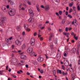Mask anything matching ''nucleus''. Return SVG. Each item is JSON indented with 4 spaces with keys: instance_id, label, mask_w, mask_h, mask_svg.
Returning a JSON list of instances; mask_svg holds the SVG:
<instances>
[{
    "instance_id": "f257e3e1",
    "label": "nucleus",
    "mask_w": 80,
    "mask_h": 80,
    "mask_svg": "<svg viewBox=\"0 0 80 80\" xmlns=\"http://www.w3.org/2000/svg\"><path fill=\"white\" fill-rule=\"evenodd\" d=\"M8 13L10 16H14L15 14V10L11 9L10 10V12H8Z\"/></svg>"
},
{
    "instance_id": "f03ea898",
    "label": "nucleus",
    "mask_w": 80,
    "mask_h": 80,
    "mask_svg": "<svg viewBox=\"0 0 80 80\" xmlns=\"http://www.w3.org/2000/svg\"><path fill=\"white\" fill-rule=\"evenodd\" d=\"M35 40L34 38H32L31 40V45L32 46H33L35 45Z\"/></svg>"
},
{
    "instance_id": "7ed1b4c3",
    "label": "nucleus",
    "mask_w": 80,
    "mask_h": 80,
    "mask_svg": "<svg viewBox=\"0 0 80 80\" xmlns=\"http://www.w3.org/2000/svg\"><path fill=\"white\" fill-rule=\"evenodd\" d=\"M33 51V48L31 47L28 48L27 50V52L28 53H30Z\"/></svg>"
},
{
    "instance_id": "20e7f679",
    "label": "nucleus",
    "mask_w": 80,
    "mask_h": 80,
    "mask_svg": "<svg viewBox=\"0 0 80 80\" xmlns=\"http://www.w3.org/2000/svg\"><path fill=\"white\" fill-rule=\"evenodd\" d=\"M2 10L3 12L4 13L7 12V9H6V6L5 5H3L2 6Z\"/></svg>"
},
{
    "instance_id": "39448f33",
    "label": "nucleus",
    "mask_w": 80,
    "mask_h": 80,
    "mask_svg": "<svg viewBox=\"0 0 80 80\" xmlns=\"http://www.w3.org/2000/svg\"><path fill=\"white\" fill-rule=\"evenodd\" d=\"M29 13L31 17H34V14L33 13V11L31 9H30L29 10Z\"/></svg>"
},
{
    "instance_id": "423d86ee",
    "label": "nucleus",
    "mask_w": 80,
    "mask_h": 80,
    "mask_svg": "<svg viewBox=\"0 0 80 80\" xmlns=\"http://www.w3.org/2000/svg\"><path fill=\"white\" fill-rule=\"evenodd\" d=\"M15 43L16 44L18 45V46H20V45H22V43L20 41L18 40H17L16 41Z\"/></svg>"
},
{
    "instance_id": "0eeeda50",
    "label": "nucleus",
    "mask_w": 80,
    "mask_h": 80,
    "mask_svg": "<svg viewBox=\"0 0 80 80\" xmlns=\"http://www.w3.org/2000/svg\"><path fill=\"white\" fill-rule=\"evenodd\" d=\"M76 48H73L71 50V53H76Z\"/></svg>"
},
{
    "instance_id": "6e6552de",
    "label": "nucleus",
    "mask_w": 80,
    "mask_h": 80,
    "mask_svg": "<svg viewBox=\"0 0 80 80\" xmlns=\"http://www.w3.org/2000/svg\"><path fill=\"white\" fill-rule=\"evenodd\" d=\"M28 21L30 23H32L34 21V18L32 17L30 18L28 20Z\"/></svg>"
},
{
    "instance_id": "1a4fd4ad",
    "label": "nucleus",
    "mask_w": 80,
    "mask_h": 80,
    "mask_svg": "<svg viewBox=\"0 0 80 80\" xmlns=\"http://www.w3.org/2000/svg\"><path fill=\"white\" fill-rule=\"evenodd\" d=\"M44 9L46 11H48L50 9V7L48 5H46Z\"/></svg>"
},
{
    "instance_id": "9d476101",
    "label": "nucleus",
    "mask_w": 80,
    "mask_h": 80,
    "mask_svg": "<svg viewBox=\"0 0 80 80\" xmlns=\"http://www.w3.org/2000/svg\"><path fill=\"white\" fill-rule=\"evenodd\" d=\"M6 20H7V18H1V22L2 23H5Z\"/></svg>"
},
{
    "instance_id": "9b49d317",
    "label": "nucleus",
    "mask_w": 80,
    "mask_h": 80,
    "mask_svg": "<svg viewBox=\"0 0 80 80\" xmlns=\"http://www.w3.org/2000/svg\"><path fill=\"white\" fill-rule=\"evenodd\" d=\"M43 60H44V59H43V58L39 57L38 59V62H42V61H43Z\"/></svg>"
},
{
    "instance_id": "f8f14e48",
    "label": "nucleus",
    "mask_w": 80,
    "mask_h": 80,
    "mask_svg": "<svg viewBox=\"0 0 80 80\" xmlns=\"http://www.w3.org/2000/svg\"><path fill=\"white\" fill-rule=\"evenodd\" d=\"M30 56L31 57H37V55L35 54V52H32L31 54H30Z\"/></svg>"
},
{
    "instance_id": "ddd939ff",
    "label": "nucleus",
    "mask_w": 80,
    "mask_h": 80,
    "mask_svg": "<svg viewBox=\"0 0 80 80\" xmlns=\"http://www.w3.org/2000/svg\"><path fill=\"white\" fill-rule=\"evenodd\" d=\"M72 25H74L75 26H77V21L76 20H75L74 21H73L72 23Z\"/></svg>"
},
{
    "instance_id": "4468645a",
    "label": "nucleus",
    "mask_w": 80,
    "mask_h": 80,
    "mask_svg": "<svg viewBox=\"0 0 80 80\" xmlns=\"http://www.w3.org/2000/svg\"><path fill=\"white\" fill-rule=\"evenodd\" d=\"M63 34L68 38V37H69V36H68V35H70V33H69L64 32H63Z\"/></svg>"
},
{
    "instance_id": "2eb2a0df",
    "label": "nucleus",
    "mask_w": 80,
    "mask_h": 80,
    "mask_svg": "<svg viewBox=\"0 0 80 80\" xmlns=\"http://www.w3.org/2000/svg\"><path fill=\"white\" fill-rule=\"evenodd\" d=\"M21 58H22V59H25L26 58H27V57L25 55H22L21 56Z\"/></svg>"
},
{
    "instance_id": "dca6fc26",
    "label": "nucleus",
    "mask_w": 80,
    "mask_h": 80,
    "mask_svg": "<svg viewBox=\"0 0 80 80\" xmlns=\"http://www.w3.org/2000/svg\"><path fill=\"white\" fill-rule=\"evenodd\" d=\"M24 26L25 29H27L28 28V25L27 24H25Z\"/></svg>"
},
{
    "instance_id": "f3484780",
    "label": "nucleus",
    "mask_w": 80,
    "mask_h": 80,
    "mask_svg": "<svg viewBox=\"0 0 80 80\" xmlns=\"http://www.w3.org/2000/svg\"><path fill=\"white\" fill-rule=\"evenodd\" d=\"M57 58H60L61 57V54H58L57 56Z\"/></svg>"
},
{
    "instance_id": "a211bd4d",
    "label": "nucleus",
    "mask_w": 80,
    "mask_h": 80,
    "mask_svg": "<svg viewBox=\"0 0 80 80\" xmlns=\"http://www.w3.org/2000/svg\"><path fill=\"white\" fill-rule=\"evenodd\" d=\"M75 36H76V34H75V35L74 36V38L76 40H78V37H75Z\"/></svg>"
},
{
    "instance_id": "6ab92c4d",
    "label": "nucleus",
    "mask_w": 80,
    "mask_h": 80,
    "mask_svg": "<svg viewBox=\"0 0 80 80\" xmlns=\"http://www.w3.org/2000/svg\"><path fill=\"white\" fill-rule=\"evenodd\" d=\"M62 13H63V12L62 11H59L58 12V13H59V15H62Z\"/></svg>"
},
{
    "instance_id": "aec40b11",
    "label": "nucleus",
    "mask_w": 80,
    "mask_h": 80,
    "mask_svg": "<svg viewBox=\"0 0 80 80\" xmlns=\"http://www.w3.org/2000/svg\"><path fill=\"white\" fill-rule=\"evenodd\" d=\"M57 72L59 73L60 74H62V71H61V70H58Z\"/></svg>"
},
{
    "instance_id": "412c9836",
    "label": "nucleus",
    "mask_w": 80,
    "mask_h": 80,
    "mask_svg": "<svg viewBox=\"0 0 80 80\" xmlns=\"http://www.w3.org/2000/svg\"><path fill=\"white\" fill-rule=\"evenodd\" d=\"M65 22V19H63L62 21V24H64Z\"/></svg>"
},
{
    "instance_id": "4be33fe9",
    "label": "nucleus",
    "mask_w": 80,
    "mask_h": 80,
    "mask_svg": "<svg viewBox=\"0 0 80 80\" xmlns=\"http://www.w3.org/2000/svg\"><path fill=\"white\" fill-rule=\"evenodd\" d=\"M77 9L78 11H80V5H78L77 7Z\"/></svg>"
},
{
    "instance_id": "5701e85b",
    "label": "nucleus",
    "mask_w": 80,
    "mask_h": 80,
    "mask_svg": "<svg viewBox=\"0 0 80 80\" xmlns=\"http://www.w3.org/2000/svg\"><path fill=\"white\" fill-rule=\"evenodd\" d=\"M62 70H65V66L64 65H62Z\"/></svg>"
},
{
    "instance_id": "b1692460",
    "label": "nucleus",
    "mask_w": 80,
    "mask_h": 80,
    "mask_svg": "<svg viewBox=\"0 0 80 80\" xmlns=\"http://www.w3.org/2000/svg\"><path fill=\"white\" fill-rule=\"evenodd\" d=\"M73 12V9H72V8H71L69 10V13H71V12Z\"/></svg>"
},
{
    "instance_id": "393cba45",
    "label": "nucleus",
    "mask_w": 80,
    "mask_h": 80,
    "mask_svg": "<svg viewBox=\"0 0 80 80\" xmlns=\"http://www.w3.org/2000/svg\"><path fill=\"white\" fill-rule=\"evenodd\" d=\"M6 41L7 42H8V43H9V44L12 43V42H11V43L10 42V40L9 39V38L8 39H7Z\"/></svg>"
},
{
    "instance_id": "a878e982",
    "label": "nucleus",
    "mask_w": 80,
    "mask_h": 80,
    "mask_svg": "<svg viewBox=\"0 0 80 80\" xmlns=\"http://www.w3.org/2000/svg\"><path fill=\"white\" fill-rule=\"evenodd\" d=\"M68 17H69V18H72V15L69 14L68 16Z\"/></svg>"
},
{
    "instance_id": "bb28decb",
    "label": "nucleus",
    "mask_w": 80,
    "mask_h": 80,
    "mask_svg": "<svg viewBox=\"0 0 80 80\" xmlns=\"http://www.w3.org/2000/svg\"><path fill=\"white\" fill-rule=\"evenodd\" d=\"M27 3L28 4V5H32V4L31 3V2H30L29 1H28Z\"/></svg>"
},
{
    "instance_id": "cd10ccee",
    "label": "nucleus",
    "mask_w": 80,
    "mask_h": 80,
    "mask_svg": "<svg viewBox=\"0 0 80 80\" xmlns=\"http://www.w3.org/2000/svg\"><path fill=\"white\" fill-rule=\"evenodd\" d=\"M73 3H71L69 4V7H72L73 6Z\"/></svg>"
},
{
    "instance_id": "c85d7f7f",
    "label": "nucleus",
    "mask_w": 80,
    "mask_h": 80,
    "mask_svg": "<svg viewBox=\"0 0 80 80\" xmlns=\"http://www.w3.org/2000/svg\"><path fill=\"white\" fill-rule=\"evenodd\" d=\"M62 75H67V72L65 73L64 72H63Z\"/></svg>"
},
{
    "instance_id": "c756f323",
    "label": "nucleus",
    "mask_w": 80,
    "mask_h": 80,
    "mask_svg": "<svg viewBox=\"0 0 80 80\" xmlns=\"http://www.w3.org/2000/svg\"><path fill=\"white\" fill-rule=\"evenodd\" d=\"M10 5H14V2H11L10 3Z\"/></svg>"
},
{
    "instance_id": "7c9ffc66",
    "label": "nucleus",
    "mask_w": 80,
    "mask_h": 80,
    "mask_svg": "<svg viewBox=\"0 0 80 80\" xmlns=\"http://www.w3.org/2000/svg\"><path fill=\"white\" fill-rule=\"evenodd\" d=\"M12 77L15 78H17V76H15V75H12Z\"/></svg>"
},
{
    "instance_id": "2f4dec72",
    "label": "nucleus",
    "mask_w": 80,
    "mask_h": 80,
    "mask_svg": "<svg viewBox=\"0 0 80 80\" xmlns=\"http://www.w3.org/2000/svg\"><path fill=\"white\" fill-rule=\"evenodd\" d=\"M71 34L72 35H73V36H74V35H75V34L74 33H73V32H71Z\"/></svg>"
},
{
    "instance_id": "473e14b6",
    "label": "nucleus",
    "mask_w": 80,
    "mask_h": 80,
    "mask_svg": "<svg viewBox=\"0 0 80 80\" xmlns=\"http://www.w3.org/2000/svg\"><path fill=\"white\" fill-rule=\"evenodd\" d=\"M53 72L54 75H55V74H56V71L54 70L53 71Z\"/></svg>"
},
{
    "instance_id": "72a5a7b5",
    "label": "nucleus",
    "mask_w": 80,
    "mask_h": 80,
    "mask_svg": "<svg viewBox=\"0 0 80 80\" xmlns=\"http://www.w3.org/2000/svg\"><path fill=\"white\" fill-rule=\"evenodd\" d=\"M25 30H27V32H29L30 30V29L28 28H27V29H25Z\"/></svg>"
},
{
    "instance_id": "f704fd0d",
    "label": "nucleus",
    "mask_w": 80,
    "mask_h": 80,
    "mask_svg": "<svg viewBox=\"0 0 80 80\" xmlns=\"http://www.w3.org/2000/svg\"><path fill=\"white\" fill-rule=\"evenodd\" d=\"M72 78H73V77H75V74H72Z\"/></svg>"
},
{
    "instance_id": "c9c22d12",
    "label": "nucleus",
    "mask_w": 80,
    "mask_h": 80,
    "mask_svg": "<svg viewBox=\"0 0 80 80\" xmlns=\"http://www.w3.org/2000/svg\"><path fill=\"white\" fill-rule=\"evenodd\" d=\"M77 47H78V49H79V48H80V45L78 44Z\"/></svg>"
},
{
    "instance_id": "e433bc0d",
    "label": "nucleus",
    "mask_w": 80,
    "mask_h": 80,
    "mask_svg": "<svg viewBox=\"0 0 80 80\" xmlns=\"http://www.w3.org/2000/svg\"><path fill=\"white\" fill-rule=\"evenodd\" d=\"M39 39L41 41H42L43 40V38L41 37L39 38Z\"/></svg>"
},
{
    "instance_id": "4c0bfd02",
    "label": "nucleus",
    "mask_w": 80,
    "mask_h": 80,
    "mask_svg": "<svg viewBox=\"0 0 80 80\" xmlns=\"http://www.w3.org/2000/svg\"><path fill=\"white\" fill-rule=\"evenodd\" d=\"M40 72L41 73H43V71L42 70H41L40 71Z\"/></svg>"
},
{
    "instance_id": "58836bf2",
    "label": "nucleus",
    "mask_w": 80,
    "mask_h": 80,
    "mask_svg": "<svg viewBox=\"0 0 80 80\" xmlns=\"http://www.w3.org/2000/svg\"><path fill=\"white\" fill-rule=\"evenodd\" d=\"M54 43H55L56 44V43H57V40H55L54 41Z\"/></svg>"
},
{
    "instance_id": "ea45409f",
    "label": "nucleus",
    "mask_w": 80,
    "mask_h": 80,
    "mask_svg": "<svg viewBox=\"0 0 80 80\" xmlns=\"http://www.w3.org/2000/svg\"><path fill=\"white\" fill-rule=\"evenodd\" d=\"M66 32H68V27H66L65 29Z\"/></svg>"
},
{
    "instance_id": "a19ab883",
    "label": "nucleus",
    "mask_w": 80,
    "mask_h": 80,
    "mask_svg": "<svg viewBox=\"0 0 80 80\" xmlns=\"http://www.w3.org/2000/svg\"><path fill=\"white\" fill-rule=\"evenodd\" d=\"M18 65L19 67H21V66H22V64H21V63H19Z\"/></svg>"
},
{
    "instance_id": "79ce46f5",
    "label": "nucleus",
    "mask_w": 80,
    "mask_h": 80,
    "mask_svg": "<svg viewBox=\"0 0 80 80\" xmlns=\"http://www.w3.org/2000/svg\"><path fill=\"white\" fill-rule=\"evenodd\" d=\"M37 35V32H34V36H36Z\"/></svg>"
},
{
    "instance_id": "37998d69",
    "label": "nucleus",
    "mask_w": 80,
    "mask_h": 80,
    "mask_svg": "<svg viewBox=\"0 0 80 80\" xmlns=\"http://www.w3.org/2000/svg\"><path fill=\"white\" fill-rule=\"evenodd\" d=\"M3 15V12H0V16H2Z\"/></svg>"
},
{
    "instance_id": "c03bdc74",
    "label": "nucleus",
    "mask_w": 80,
    "mask_h": 80,
    "mask_svg": "<svg viewBox=\"0 0 80 80\" xmlns=\"http://www.w3.org/2000/svg\"><path fill=\"white\" fill-rule=\"evenodd\" d=\"M36 8L37 9L39 8V5H36Z\"/></svg>"
},
{
    "instance_id": "a18cd8bd",
    "label": "nucleus",
    "mask_w": 80,
    "mask_h": 80,
    "mask_svg": "<svg viewBox=\"0 0 80 80\" xmlns=\"http://www.w3.org/2000/svg\"><path fill=\"white\" fill-rule=\"evenodd\" d=\"M50 35H51V36H50V37L52 38L53 35V34H52V33H50Z\"/></svg>"
},
{
    "instance_id": "49530a36",
    "label": "nucleus",
    "mask_w": 80,
    "mask_h": 80,
    "mask_svg": "<svg viewBox=\"0 0 80 80\" xmlns=\"http://www.w3.org/2000/svg\"><path fill=\"white\" fill-rule=\"evenodd\" d=\"M68 11H66V15H68Z\"/></svg>"
},
{
    "instance_id": "de8ad7c7",
    "label": "nucleus",
    "mask_w": 80,
    "mask_h": 80,
    "mask_svg": "<svg viewBox=\"0 0 80 80\" xmlns=\"http://www.w3.org/2000/svg\"><path fill=\"white\" fill-rule=\"evenodd\" d=\"M37 9L38 11V12H40V9H39V8H37Z\"/></svg>"
},
{
    "instance_id": "09e8293b",
    "label": "nucleus",
    "mask_w": 80,
    "mask_h": 80,
    "mask_svg": "<svg viewBox=\"0 0 80 80\" xmlns=\"http://www.w3.org/2000/svg\"><path fill=\"white\" fill-rule=\"evenodd\" d=\"M45 56L46 57V58H47V59H48V56H47V55L46 54L45 55Z\"/></svg>"
},
{
    "instance_id": "8fccbe9b",
    "label": "nucleus",
    "mask_w": 80,
    "mask_h": 80,
    "mask_svg": "<svg viewBox=\"0 0 80 80\" xmlns=\"http://www.w3.org/2000/svg\"><path fill=\"white\" fill-rule=\"evenodd\" d=\"M41 30H43L45 28V27H42V28H40Z\"/></svg>"
},
{
    "instance_id": "3c124183",
    "label": "nucleus",
    "mask_w": 80,
    "mask_h": 80,
    "mask_svg": "<svg viewBox=\"0 0 80 80\" xmlns=\"http://www.w3.org/2000/svg\"><path fill=\"white\" fill-rule=\"evenodd\" d=\"M56 14L57 15V16H60V15H59V14H58V12H56Z\"/></svg>"
},
{
    "instance_id": "603ef678",
    "label": "nucleus",
    "mask_w": 80,
    "mask_h": 80,
    "mask_svg": "<svg viewBox=\"0 0 80 80\" xmlns=\"http://www.w3.org/2000/svg\"><path fill=\"white\" fill-rule=\"evenodd\" d=\"M34 64L35 65H37V62L36 61H34Z\"/></svg>"
},
{
    "instance_id": "864d4df0",
    "label": "nucleus",
    "mask_w": 80,
    "mask_h": 80,
    "mask_svg": "<svg viewBox=\"0 0 80 80\" xmlns=\"http://www.w3.org/2000/svg\"><path fill=\"white\" fill-rule=\"evenodd\" d=\"M56 2H60V0H54Z\"/></svg>"
},
{
    "instance_id": "5fc2aeb1",
    "label": "nucleus",
    "mask_w": 80,
    "mask_h": 80,
    "mask_svg": "<svg viewBox=\"0 0 80 80\" xmlns=\"http://www.w3.org/2000/svg\"><path fill=\"white\" fill-rule=\"evenodd\" d=\"M41 8H44L45 9V7H44V6H43V5H41Z\"/></svg>"
},
{
    "instance_id": "6e6d98bb",
    "label": "nucleus",
    "mask_w": 80,
    "mask_h": 80,
    "mask_svg": "<svg viewBox=\"0 0 80 80\" xmlns=\"http://www.w3.org/2000/svg\"><path fill=\"white\" fill-rule=\"evenodd\" d=\"M78 64L80 65V59H79L78 60Z\"/></svg>"
},
{
    "instance_id": "4d7b16f0",
    "label": "nucleus",
    "mask_w": 80,
    "mask_h": 80,
    "mask_svg": "<svg viewBox=\"0 0 80 80\" xmlns=\"http://www.w3.org/2000/svg\"><path fill=\"white\" fill-rule=\"evenodd\" d=\"M25 67L27 68H28V65H25Z\"/></svg>"
},
{
    "instance_id": "13d9d810",
    "label": "nucleus",
    "mask_w": 80,
    "mask_h": 80,
    "mask_svg": "<svg viewBox=\"0 0 80 80\" xmlns=\"http://www.w3.org/2000/svg\"><path fill=\"white\" fill-rule=\"evenodd\" d=\"M25 32H22V35H25Z\"/></svg>"
},
{
    "instance_id": "bf43d9fd",
    "label": "nucleus",
    "mask_w": 80,
    "mask_h": 80,
    "mask_svg": "<svg viewBox=\"0 0 80 80\" xmlns=\"http://www.w3.org/2000/svg\"><path fill=\"white\" fill-rule=\"evenodd\" d=\"M8 66H7L6 67V70H8Z\"/></svg>"
},
{
    "instance_id": "052dcab7",
    "label": "nucleus",
    "mask_w": 80,
    "mask_h": 80,
    "mask_svg": "<svg viewBox=\"0 0 80 80\" xmlns=\"http://www.w3.org/2000/svg\"><path fill=\"white\" fill-rule=\"evenodd\" d=\"M64 57H67V53H65L64 54Z\"/></svg>"
},
{
    "instance_id": "680f3d73",
    "label": "nucleus",
    "mask_w": 80,
    "mask_h": 80,
    "mask_svg": "<svg viewBox=\"0 0 80 80\" xmlns=\"http://www.w3.org/2000/svg\"><path fill=\"white\" fill-rule=\"evenodd\" d=\"M68 30L70 31V30H72V28H68Z\"/></svg>"
},
{
    "instance_id": "e2e57ef3",
    "label": "nucleus",
    "mask_w": 80,
    "mask_h": 80,
    "mask_svg": "<svg viewBox=\"0 0 80 80\" xmlns=\"http://www.w3.org/2000/svg\"><path fill=\"white\" fill-rule=\"evenodd\" d=\"M20 26H17V29H19V28H20Z\"/></svg>"
},
{
    "instance_id": "0e129e2a",
    "label": "nucleus",
    "mask_w": 80,
    "mask_h": 80,
    "mask_svg": "<svg viewBox=\"0 0 80 80\" xmlns=\"http://www.w3.org/2000/svg\"><path fill=\"white\" fill-rule=\"evenodd\" d=\"M59 31L60 32H63V30L62 29H59Z\"/></svg>"
},
{
    "instance_id": "69168bd1",
    "label": "nucleus",
    "mask_w": 80,
    "mask_h": 80,
    "mask_svg": "<svg viewBox=\"0 0 80 80\" xmlns=\"http://www.w3.org/2000/svg\"><path fill=\"white\" fill-rule=\"evenodd\" d=\"M52 37H50L49 38V40L50 41H51V40H52Z\"/></svg>"
},
{
    "instance_id": "338daca9",
    "label": "nucleus",
    "mask_w": 80,
    "mask_h": 80,
    "mask_svg": "<svg viewBox=\"0 0 80 80\" xmlns=\"http://www.w3.org/2000/svg\"><path fill=\"white\" fill-rule=\"evenodd\" d=\"M17 73L18 74H20V71H18Z\"/></svg>"
},
{
    "instance_id": "774afa93",
    "label": "nucleus",
    "mask_w": 80,
    "mask_h": 80,
    "mask_svg": "<svg viewBox=\"0 0 80 80\" xmlns=\"http://www.w3.org/2000/svg\"><path fill=\"white\" fill-rule=\"evenodd\" d=\"M66 10H67V11H68V7H67Z\"/></svg>"
}]
</instances>
